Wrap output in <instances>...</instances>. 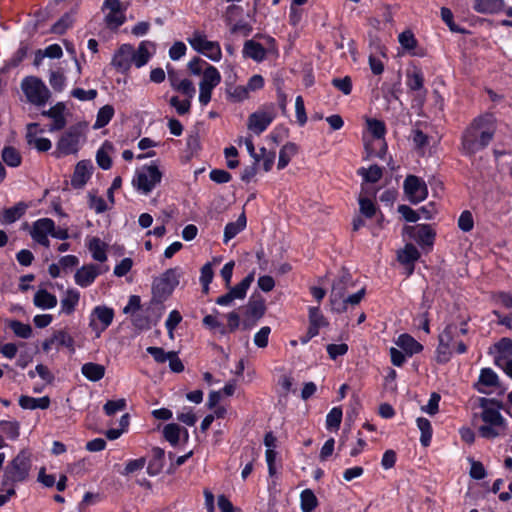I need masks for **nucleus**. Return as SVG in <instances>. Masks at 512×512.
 Listing matches in <instances>:
<instances>
[{"instance_id":"nucleus-1","label":"nucleus","mask_w":512,"mask_h":512,"mask_svg":"<svg viewBox=\"0 0 512 512\" xmlns=\"http://www.w3.org/2000/svg\"><path fill=\"white\" fill-rule=\"evenodd\" d=\"M495 133V119L491 114L475 118L462 135L461 149L466 155L472 156L484 149Z\"/></svg>"},{"instance_id":"nucleus-2","label":"nucleus","mask_w":512,"mask_h":512,"mask_svg":"<svg viewBox=\"0 0 512 512\" xmlns=\"http://www.w3.org/2000/svg\"><path fill=\"white\" fill-rule=\"evenodd\" d=\"M31 467V453L26 449L21 450L5 466L1 477V490L15 494L16 484L24 482L29 478Z\"/></svg>"},{"instance_id":"nucleus-3","label":"nucleus","mask_w":512,"mask_h":512,"mask_svg":"<svg viewBox=\"0 0 512 512\" xmlns=\"http://www.w3.org/2000/svg\"><path fill=\"white\" fill-rule=\"evenodd\" d=\"M480 407L482 408L481 419L483 421V425L478 430L480 436L486 439H494L504 435L507 424L499 412L501 405L494 400L481 398Z\"/></svg>"},{"instance_id":"nucleus-4","label":"nucleus","mask_w":512,"mask_h":512,"mask_svg":"<svg viewBox=\"0 0 512 512\" xmlns=\"http://www.w3.org/2000/svg\"><path fill=\"white\" fill-rule=\"evenodd\" d=\"M465 335L467 333L466 323H462V327L454 323L448 324L445 329L439 334V345L437 347V362L446 363L450 360L453 351L458 353H465L467 348L461 340H457L459 334Z\"/></svg>"},{"instance_id":"nucleus-5","label":"nucleus","mask_w":512,"mask_h":512,"mask_svg":"<svg viewBox=\"0 0 512 512\" xmlns=\"http://www.w3.org/2000/svg\"><path fill=\"white\" fill-rule=\"evenodd\" d=\"M179 268H170L155 278L152 285L153 299L159 303L166 300L179 284Z\"/></svg>"},{"instance_id":"nucleus-6","label":"nucleus","mask_w":512,"mask_h":512,"mask_svg":"<svg viewBox=\"0 0 512 512\" xmlns=\"http://www.w3.org/2000/svg\"><path fill=\"white\" fill-rule=\"evenodd\" d=\"M21 88L27 100L37 106L44 105L50 98V91L44 82L35 76H27L22 80Z\"/></svg>"},{"instance_id":"nucleus-7","label":"nucleus","mask_w":512,"mask_h":512,"mask_svg":"<svg viewBox=\"0 0 512 512\" xmlns=\"http://www.w3.org/2000/svg\"><path fill=\"white\" fill-rule=\"evenodd\" d=\"M161 178L162 173L156 166H144L137 171L133 184L139 191L148 194L160 183Z\"/></svg>"},{"instance_id":"nucleus-8","label":"nucleus","mask_w":512,"mask_h":512,"mask_svg":"<svg viewBox=\"0 0 512 512\" xmlns=\"http://www.w3.org/2000/svg\"><path fill=\"white\" fill-rule=\"evenodd\" d=\"M353 285L351 276L347 273H344L339 279L334 281L330 294V303L333 311L337 313L345 311V304L341 300Z\"/></svg>"},{"instance_id":"nucleus-9","label":"nucleus","mask_w":512,"mask_h":512,"mask_svg":"<svg viewBox=\"0 0 512 512\" xmlns=\"http://www.w3.org/2000/svg\"><path fill=\"white\" fill-rule=\"evenodd\" d=\"M188 41L197 52L204 54L212 61H219L221 59L222 52L219 43L207 40L204 34L195 32Z\"/></svg>"},{"instance_id":"nucleus-10","label":"nucleus","mask_w":512,"mask_h":512,"mask_svg":"<svg viewBox=\"0 0 512 512\" xmlns=\"http://www.w3.org/2000/svg\"><path fill=\"white\" fill-rule=\"evenodd\" d=\"M403 189L412 204L420 203L428 196L427 184L422 178L415 175H408L405 178Z\"/></svg>"},{"instance_id":"nucleus-11","label":"nucleus","mask_w":512,"mask_h":512,"mask_svg":"<svg viewBox=\"0 0 512 512\" xmlns=\"http://www.w3.org/2000/svg\"><path fill=\"white\" fill-rule=\"evenodd\" d=\"M266 311L265 301L260 296H252L244 307L242 325L244 329H250L260 320Z\"/></svg>"},{"instance_id":"nucleus-12","label":"nucleus","mask_w":512,"mask_h":512,"mask_svg":"<svg viewBox=\"0 0 512 512\" xmlns=\"http://www.w3.org/2000/svg\"><path fill=\"white\" fill-rule=\"evenodd\" d=\"M81 138V126H71L59 139L57 143V150L64 155L74 154L79 149Z\"/></svg>"},{"instance_id":"nucleus-13","label":"nucleus","mask_w":512,"mask_h":512,"mask_svg":"<svg viewBox=\"0 0 512 512\" xmlns=\"http://www.w3.org/2000/svg\"><path fill=\"white\" fill-rule=\"evenodd\" d=\"M114 318V311L107 306H96L91 315L89 326L100 337L101 333L108 328Z\"/></svg>"},{"instance_id":"nucleus-14","label":"nucleus","mask_w":512,"mask_h":512,"mask_svg":"<svg viewBox=\"0 0 512 512\" xmlns=\"http://www.w3.org/2000/svg\"><path fill=\"white\" fill-rule=\"evenodd\" d=\"M51 231H53V220L50 218H42L34 222L31 237L37 243L49 247L50 241L47 236L51 235Z\"/></svg>"},{"instance_id":"nucleus-15","label":"nucleus","mask_w":512,"mask_h":512,"mask_svg":"<svg viewBox=\"0 0 512 512\" xmlns=\"http://www.w3.org/2000/svg\"><path fill=\"white\" fill-rule=\"evenodd\" d=\"M103 9L109 10L105 16L108 26L118 28L124 23L125 15L120 0H105Z\"/></svg>"},{"instance_id":"nucleus-16","label":"nucleus","mask_w":512,"mask_h":512,"mask_svg":"<svg viewBox=\"0 0 512 512\" xmlns=\"http://www.w3.org/2000/svg\"><path fill=\"white\" fill-rule=\"evenodd\" d=\"M274 114L269 111H257L252 113L248 118L247 127L256 134H261L271 124Z\"/></svg>"},{"instance_id":"nucleus-17","label":"nucleus","mask_w":512,"mask_h":512,"mask_svg":"<svg viewBox=\"0 0 512 512\" xmlns=\"http://www.w3.org/2000/svg\"><path fill=\"white\" fill-rule=\"evenodd\" d=\"M407 232L422 247H431L434 243L436 233L430 225L422 224L414 227H408Z\"/></svg>"},{"instance_id":"nucleus-18","label":"nucleus","mask_w":512,"mask_h":512,"mask_svg":"<svg viewBox=\"0 0 512 512\" xmlns=\"http://www.w3.org/2000/svg\"><path fill=\"white\" fill-rule=\"evenodd\" d=\"M102 273L101 268L95 264H88L78 269L74 275L75 283L80 287L90 286L98 275Z\"/></svg>"},{"instance_id":"nucleus-19","label":"nucleus","mask_w":512,"mask_h":512,"mask_svg":"<svg viewBox=\"0 0 512 512\" xmlns=\"http://www.w3.org/2000/svg\"><path fill=\"white\" fill-rule=\"evenodd\" d=\"M134 48L129 44H123L114 55L112 64L120 71H127L133 62Z\"/></svg>"},{"instance_id":"nucleus-20","label":"nucleus","mask_w":512,"mask_h":512,"mask_svg":"<svg viewBox=\"0 0 512 512\" xmlns=\"http://www.w3.org/2000/svg\"><path fill=\"white\" fill-rule=\"evenodd\" d=\"M407 86L411 91L417 92L416 99L422 104L427 90L424 88V78L420 70H414L407 74Z\"/></svg>"},{"instance_id":"nucleus-21","label":"nucleus","mask_w":512,"mask_h":512,"mask_svg":"<svg viewBox=\"0 0 512 512\" xmlns=\"http://www.w3.org/2000/svg\"><path fill=\"white\" fill-rule=\"evenodd\" d=\"M64 105L62 103H58L49 110L43 111L42 115L51 118L53 123L49 127V131H58L65 127L66 120L63 116Z\"/></svg>"},{"instance_id":"nucleus-22","label":"nucleus","mask_w":512,"mask_h":512,"mask_svg":"<svg viewBox=\"0 0 512 512\" xmlns=\"http://www.w3.org/2000/svg\"><path fill=\"white\" fill-rule=\"evenodd\" d=\"M37 127H38V124H36V123H30L27 125V134H26L27 143L30 146H34L40 152L48 151L52 146L51 141L47 138L36 137L35 129Z\"/></svg>"},{"instance_id":"nucleus-23","label":"nucleus","mask_w":512,"mask_h":512,"mask_svg":"<svg viewBox=\"0 0 512 512\" xmlns=\"http://www.w3.org/2000/svg\"><path fill=\"white\" fill-rule=\"evenodd\" d=\"M91 165L89 162L80 161L74 170L71 185L74 188H82L91 176Z\"/></svg>"},{"instance_id":"nucleus-24","label":"nucleus","mask_w":512,"mask_h":512,"mask_svg":"<svg viewBox=\"0 0 512 512\" xmlns=\"http://www.w3.org/2000/svg\"><path fill=\"white\" fill-rule=\"evenodd\" d=\"M396 345L401 348L407 356H412L423 350L422 344L409 334H401L396 340Z\"/></svg>"},{"instance_id":"nucleus-25","label":"nucleus","mask_w":512,"mask_h":512,"mask_svg":"<svg viewBox=\"0 0 512 512\" xmlns=\"http://www.w3.org/2000/svg\"><path fill=\"white\" fill-rule=\"evenodd\" d=\"M165 452L160 447L151 449V459L147 466V472L151 476H155L161 472L164 467Z\"/></svg>"},{"instance_id":"nucleus-26","label":"nucleus","mask_w":512,"mask_h":512,"mask_svg":"<svg viewBox=\"0 0 512 512\" xmlns=\"http://www.w3.org/2000/svg\"><path fill=\"white\" fill-rule=\"evenodd\" d=\"M329 325L328 320L320 312L319 307H311L309 309V328L310 334L318 335L321 328Z\"/></svg>"},{"instance_id":"nucleus-27","label":"nucleus","mask_w":512,"mask_h":512,"mask_svg":"<svg viewBox=\"0 0 512 512\" xmlns=\"http://www.w3.org/2000/svg\"><path fill=\"white\" fill-rule=\"evenodd\" d=\"M19 405L23 409H47L50 405V398L48 396H44L41 398H34L26 395H22L19 398Z\"/></svg>"},{"instance_id":"nucleus-28","label":"nucleus","mask_w":512,"mask_h":512,"mask_svg":"<svg viewBox=\"0 0 512 512\" xmlns=\"http://www.w3.org/2000/svg\"><path fill=\"white\" fill-rule=\"evenodd\" d=\"M246 216L242 213L235 222H230L224 229V243H228L231 239L237 236L246 227Z\"/></svg>"},{"instance_id":"nucleus-29","label":"nucleus","mask_w":512,"mask_h":512,"mask_svg":"<svg viewBox=\"0 0 512 512\" xmlns=\"http://www.w3.org/2000/svg\"><path fill=\"white\" fill-rule=\"evenodd\" d=\"M181 433L184 434V438L185 440H187L188 431L185 428L179 426L178 424H167L163 429L164 438L173 446H176L178 444Z\"/></svg>"},{"instance_id":"nucleus-30","label":"nucleus","mask_w":512,"mask_h":512,"mask_svg":"<svg viewBox=\"0 0 512 512\" xmlns=\"http://www.w3.org/2000/svg\"><path fill=\"white\" fill-rule=\"evenodd\" d=\"M35 306L41 309H51L57 305V298L45 289L38 290L33 298Z\"/></svg>"},{"instance_id":"nucleus-31","label":"nucleus","mask_w":512,"mask_h":512,"mask_svg":"<svg viewBox=\"0 0 512 512\" xmlns=\"http://www.w3.org/2000/svg\"><path fill=\"white\" fill-rule=\"evenodd\" d=\"M243 54L257 62L262 61L266 56L265 48L258 42L248 40L244 44Z\"/></svg>"},{"instance_id":"nucleus-32","label":"nucleus","mask_w":512,"mask_h":512,"mask_svg":"<svg viewBox=\"0 0 512 512\" xmlns=\"http://www.w3.org/2000/svg\"><path fill=\"white\" fill-rule=\"evenodd\" d=\"M221 81L219 71L212 65H207L203 71V78L199 86L214 89Z\"/></svg>"},{"instance_id":"nucleus-33","label":"nucleus","mask_w":512,"mask_h":512,"mask_svg":"<svg viewBox=\"0 0 512 512\" xmlns=\"http://www.w3.org/2000/svg\"><path fill=\"white\" fill-rule=\"evenodd\" d=\"M82 374L90 381H99L105 375V367L101 364L88 362L81 368Z\"/></svg>"},{"instance_id":"nucleus-34","label":"nucleus","mask_w":512,"mask_h":512,"mask_svg":"<svg viewBox=\"0 0 512 512\" xmlns=\"http://www.w3.org/2000/svg\"><path fill=\"white\" fill-rule=\"evenodd\" d=\"M114 151V146L112 143L106 141L103 143L101 148L97 151L96 160L98 165L102 169H109L111 167L112 161L110 158V154Z\"/></svg>"},{"instance_id":"nucleus-35","label":"nucleus","mask_w":512,"mask_h":512,"mask_svg":"<svg viewBox=\"0 0 512 512\" xmlns=\"http://www.w3.org/2000/svg\"><path fill=\"white\" fill-rule=\"evenodd\" d=\"M88 249L92 253L94 260L105 262L107 260L106 244L97 237H93L88 242Z\"/></svg>"},{"instance_id":"nucleus-36","label":"nucleus","mask_w":512,"mask_h":512,"mask_svg":"<svg viewBox=\"0 0 512 512\" xmlns=\"http://www.w3.org/2000/svg\"><path fill=\"white\" fill-rule=\"evenodd\" d=\"M298 147L294 143L285 144L279 152V160L277 168L279 170L284 169L290 162V160L297 154Z\"/></svg>"},{"instance_id":"nucleus-37","label":"nucleus","mask_w":512,"mask_h":512,"mask_svg":"<svg viewBox=\"0 0 512 512\" xmlns=\"http://www.w3.org/2000/svg\"><path fill=\"white\" fill-rule=\"evenodd\" d=\"M497 385L498 376L496 375V373L490 368L482 369L478 382L479 392L486 393V391L482 387H495Z\"/></svg>"},{"instance_id":"nucleus-38","label":"nucleus","mask_w":512,"mask_h":512,"mask_svg":"<svg viewBox=\"0 0 512 512\" xmlns=\"http://www.w3.org/2000/svg\"><path fill=\"white\" fill-rule=\"evenodd\" d=\"M80 294L78 291L69 289L66 291L64 298L61 300V310L63 313L70 315L78 304Z\"/></svg>"},{"instance_id":"nucleus-39","label":"nucleus","mask_w":512,"mask_h":512,"mask_svg":"<svg viewBox=\"0 0 512 512\" xmlns=\"http://www.w3.org/2000/svg\"><path fill=\"white\" fill-rule=\"evenodd\" d=\"M420 257L418 249L413 244H406L404 249L398 252V260L402 264L413 265Z\"/></svg>"},{"instance_id":"nucleus-40","label":"nucleus","mask_w":512,"mask_h":512,"mask_svg":"<svg viewBox=\"0 0 512 512\" xmlns=\"http://www.w3.org/2000/svg\"><path fill=\"white\" fill-rule=\"evenodd\" d=\"M52 339L57 349L60 347H66L71 352H74V339L66 331L59 330L54 332L52 335Z\"/></svg>"},{"instance_id":"nucleus-41","label":"nucleus","mask_w":512,"mask_h":512,"mask_svg":"<svg viewBox=\"0 0 512 512\" xmlns=\"http://www.w3.org/2000/svg\"><path fill=\"white\" fill-rule=\"evenodd\" d=\"M254 281V272L247 275L239 284L229 290V293L234 299H243L246 295L248 288Z\"/></svg>"},{"instance_id":"nucleus-42","label":"nucleus","mask_w":512,"mask_h":512,"mask_svg":"<svg viewBox=\"0 0 512 512\" xmlns=\"http://www.w3.org/2000/svg\"><path fill=\"white\" fill-rule=\"evenodd\" d=\"M300 499L303 512H312L318 505L317 497L311 489L303 490Z\"/></svg>"},{"instance_id":"nucleus-43","label":"nucleus","mask_w":512,"mask_h":512,"mask_svg":"<svg viewBox=\"0 0 512 512\" xmlns=\"http://www.w3.org/2000/svg\"><path fill=\"white\" fill-rule=\"evenodd\" d=\"M148 45H152V43L143 41L139 45L138 49L136 51L134 50L133 63L137 67H142L143 65H145L148 62V60L151 56V54L148 50Z\"/></svg>"},{"instance_id":"nucleus-44","label":"nucleus","mask_w":512,"mask_h":512,"mask_svg":"<svg viewBox=\"0 0 512 512\" xmlns=\"http://www.w3.org/2000/svg\"><path fill=\"white\" fill-rule=\"evenodd\" d=\"M501 3V0H474L473 8L478 13H493L501 6Z\"/></svg>"},{"instance_id":"nucleus-45","label":"nucleus","mask_w":512,"mask_h":512,"mask_svg":"<svg viewBox=\"0 0 512 512\" xmlns=\"http://www.w3.org/2000/svg\"><path fill=\"white\" fill-rule=\"evenodd\" d=\"M417 426L421 431L420 442L424 447H427L432 437L431 423L428 419L420 417L417 419Z\"/></svg>"},{"instance_id":"nucleus-46","label":"nucleus","mask_w":512,"mask_h":512,"mask_svg":"<svg viewBox=\"0 0 512 512\" xmlns=\"http://www.w3.org/2000/svg\"><path fill=\"white\" fill-rule=\"evenodd\" d=\"M1 156L3 161L10 167H17L21 164V155L14 147H4Z\"/></svg>"},{"instance_id":"nucleus-47","label":"nucleus","mask_w":512,"mask_h":512,"mask_svg":"<svg viewBox=\"0 0 512 512\" xmlns=\"http://www.w3.org/2000/svg\"><path fill=\"white\" fill-rule=\"evenodd\" d=\"M114 115V108L111 105H105L98 111L94 129H100L106 126Z\"/></svg>"},{"instance_id":"nucleus-48","label":"nucleus","mask_w":512,"mask_h":512,"mask_svg":"<svg viewBox=\"0 0 512 512\" xmlns=\"http://www.w3.org/2000/svg\"><path fill=\"white\" fill-rule=\"evenodd\" d=\"M26 204L18 203L15 206L6 209L3 212V221L6 223H13L19 219L26 211Z\"/></svg>"},{"instance_id":"nucleus-49","label":"nucleus","mask_w":512,"mask_h":512,"mask_svg":"<svg viewBox=\"0 0 512 512\" xmlns=\"http://www.w3.org/2000/svg\"><path fill=\"white\" fill-rule=\"evenodd\" d=\"M358 173L364 178L366 182L375 183L382 177V169L377 165H372L368 169L360 168Z\"/></svg>"},{"instance_id":"nucleus-50","label":"nucleus","mask_w":512,"mask_h":512,"mask_svg":"<svg viewBox=\"0 0 512 512\" xmlns=\"http://www.w3.org/2000/svg\"><path fill=\"white\" fill-rule=\"evenodd\" d=\"M9 326L13 333L20 338L28 339L32 335V328L29 324L14 320L10 322Z\"/></svg>"},{"instance_id":"nucleus-51","label":"nucleus","mask_w":512,"mask_h":512,"mask_svg":"<svg viewBox=\"0 0 512 512\" xmlns=\"http://www.w3.org/2000/svg\"><path fill=\"white\" fill-rule=\"evenodd\" d=\"M342 410L334 407L327 415L326 426L328 429H338L342 421Z\"/></svg>"},{"instance_id":"nucleus-52","label":"nucleus","mask_w":512,"mask_h":512,"mask_svg":"<svg viewBox=\"0 0 512 512\" xmlns=\"http://www.w3.org/2000/svg\"><path fill=\"white\" fill-rule=\"evenodd\" d=\"M19 423L16 421H0V429L10 439H16L19 436Z\"/></svg>"},{"instance_id":"nucleus-53","label":"nucleus","mask_w":512,"mask_h":512,"mask_svg":"<svg viewBox=\"0 0 512 512\" xmlns=\"http://www.w3.org/2000/svg\"><path fill=\"white\" fill-rule=\"evenodd\" d=\"M367 126L370 133L376 139H382L384 137L386 129L385 124L382 121H379L377 119H368Z\"/></svg>"},{"instance_id":"nucleus-54","label":"nucleus","mask_w":512,"mask_h":512,"mask_svg":"<svg viewBox=\"0 0 512 512\" xmlns=\"http://www.w3.org/2000/svg\"><path fill=\"white\" fill-rule=\"evenodd\" d=\"M169 104L176 109L179 115L188 114L191 108V100H180L179 97L173 96L169 100Z\"/></svg>"},{"instance_id":"nucleus-55","label":"nucleus","mask_w":512,"mask_h":512,"mask_svg":"<svg viewBox=\"0 0 512 512\" xmlns=\"http://www.w3.org/2000/svg\"><path fill=\"white\" fill-rule=\"evenodd\" d=\"M73 23L71 15L65 14L51 28V32L55 34H63Z\"/></svg>"},{"instance_id":"nucleus-56","label":"nucleus","mask_w":512,"mask_h":512,"mask_svg":"<svg viewBox=\"0 0 512 512\" xmlns=\"http://www.w3.org/2000/svg\"><path fill=\"white\" fill-rule=\"evenodd\" d=\"M258 154L260 155V161H263V170L269 172L275 161V152L268 151L266 148L262 147Z\"/></svg>"},{"instance_id":"nucleus-57","label":"nucleus","mask_w":512,"mask_h":512,"mask_svg":"<svg viewBox=\"0 0 512 512\" xmlns=\"http://www.w3.org/2000/svg\"><path fill=\"white\" fill-rule=\"evenodd\" d=\"M399 43L404 49L412 50L417 46V40L410 30L402 32L398 37Z\"/></svg>"},{"instance_id":"nucleus-58","label":"nucleus","mask_w":512,"mask_h":512,"mask_svg":"<svg viewBox=\"0 0 512 512\" xmlns=\"http://www.w3.org/2000/svg\"><path fill=\"white\" fill-rule=\"evenodd\" d=\"M360 212L367 218H372L376 213L375 204L368 198L359 197Z\"/></svg>"},{"instance_id":"nucleus-59","label":"nucleus","mask_w":512,"mask_h":512,"mask_svg":"<svg viewBox=\"0 0 512 512\" xmlns=\"http://www.w3.org/2000/svg\"><path fill=\"white\" fill-rule=\"evenodd\" d=\"M332 85L345 95H349L351 93L352 80L349 76H345L344 78H334L332 80Z\"/></svg>"},{"instance_id":"nucleus-60","label":"nucleus","mask_w":512,"mask_h":512,"mask_svg":"<svg viewBox=\"0 0 512 512\" xmlns=\"http://www.w3.org/2000/svg\"><path fill=\"white\" fill-rule=\"evenodd\" d=\"M270 332V327H262L254 336V344L259 348L267 347Z\"/></svg>"},{"instance_id":"nucleus-61","label":"nucleus","mask_w":512,"mask_h":512,"mask_svg":"<svg viewBox=\"0 0 512 512\" xmlns=\"http://www.w3.org/2000/svg\"><path fill=\"white\" fill-rule=\"evenodd\" d=\"M458 226L464 232H469L473 229L474 221L470 211H463L458 219Z\"/></svg>"},{"instance_id":"nucleus-62","label":"nucleus","mask_w":512,"mask_h":512,"mask_svg":"<svg viewBox=\"0 0 512 512\" xmlns=\"http://www.w3.org/2000/svg\"><path fill=\"white\" fill-rule=\"evenodd\" d=\"M66 78L63 73L59 71H52L49 77V83L56 91H61L65 86Z\"/></svg>"},{"instance_id":"nucleus-63","label":"nucleus","mask_w":512,"mask_h":512,"mask_svg":"<svg viewBox=\"0 0 512 512\" xmlns=\"http://www.w3.org/2000/svg\"><path fill=\"white\" fill-rule=\"evenodd\" d=\"M145 465H146V459L144 457H141V458H138V459H134V460H130L126 464L125 469H124L122 474L123 475H129V474H132L134 472L140 471V470H142L144 468Z\"/></svg>"},{"instance_id":"nucleus-64","label":"nucleus","mask_w":512,"mask_h":512,"mask_svg":"<svg viewBox=\"0 0 512 512\" xmlns=\"http://www.w3.org/2000/svg\"><path fill=\"white\" fill-rule=\"evenodd\" d=\"M182 316L177 310H173L170 312L166 322L165 326L169 332L170 338H173V331L176 328V326L181 322Z\"/></svg>"}]
</instances>
